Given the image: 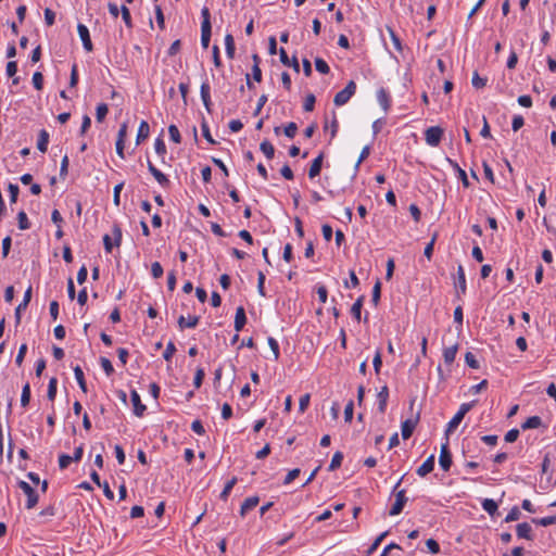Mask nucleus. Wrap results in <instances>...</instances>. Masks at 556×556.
Wrapping results in <instances>:
<instances>
[{
    "label": "nucleus",
    "instance_id": "nucleus-1",
    "mask_svg": "<svg viewBox=\"0 0 556 556\" xmlns=\"http://www.w3.org/2000/svg\"><path fill=\"white\" fill-rule=\"evenodd\" d=\"M201 16V45L204 49H206L210 45L212 36L211 13L207 7L202 8Z\"/></svg>",
    "mask_w": 556,
    "mask_h": 556
},
{
    "label": "nucleus",
    "instance_id": "nucleus-2",
    "mask_svg": "<svg viewBox=\"0 0 556 556\" xmlns=\"http://www.w3.org/2000/svg\"><path fill=\"white\" fill-rule=\"evenodd\" d=\"M475 401L469 403H463L458 409V412L454 415V417L448 421L446 426L445 433L446 435L453 432L458 425L463 421L465 415L475 406Z\"/></svg>",
    "mask_w": 556,
    "mask_h": 556
},
{
    "label": "nucleus",
    "instance_id": "nucleus-3",
    "mask_svg": "<svg viewBox=\"0 0 556 556\" xmlns=\"http://www.w3.org/2000/svg\"><path fill=\"white\" fill-rule=\"evenodd\" d=\"M356 91V84L354 80H350L345 88L342 89L341 91H339L334 98H333V103L337 105V106H341V105H344L345 103H348L350 101V99L354 96Z\"/></svg>",
    "mask_w": 556,
    "mask_h": 556
},
{
    "label": "nucleus",
    "instance_id": "nucleus-4",
    "mask_svg": "<svg viewBox=\"0 0 556 556\" xmlns=\"http://www.w3.org/2000/svg\"><path fill=\"white\" fill-rule=\"evenodd\" d=\"M17 486L27 496L26 508L27 509H33L38 504V501H39L38 493L34 490V488L29 483H27L24 480H18L17 481Z\"/></svg>",
    "mask_w": 556,
    "mask_h": 556
},
{
    "label": "nucleus",
    "instance_id": "nucleus-5",
    "mask_svg": "<svg viewBox=\"0 0 556 556\" xmlns=\"http://www.w3.org/2000/svg\"><path fill=\"white\" fill-rule=\"evenodd\" d=\"M444 130L440 126H431L425 131V140L430 147H438L443 138Z\"/></svg>",
    "mask_w": 556,
    "mask_h": 556
},
{
    "label": "nucleus",
    "instance_id": "nucleus-6",
    "mask_svg": "<svg viewBox=\"0 0 556 556\" xmlns=\"http://www.w3.org/2000/svg\"><path fill=\"white\" fill-rule=\"evenodd\" d=\"M395 496V502L391 506L389 510L390 516H396L400 515L403 511V508L405 504L407 503L408 498L406 496V491L404 489L400 490L396 493H392Z\"/></svg>",
    "mask_w": 556,
    "mask_h": 556
},
{
    "label": "nucleus",
    "instance_id": "nucleus-7",
    "mask_svg": "<svg viewBox=\"0 0 556 556\" xmlns=\"http://www.w3.org/2000/svg\"><path fill=\"white\" fill-rule=\"evenodd\" d=\"M453 462H452V454L448 448V441L442 444L441 452L439 456V465L444 471H448L451 469Z\"/></svg>",
    "mask_w": 556,
    "mask_h": 556
},
{
    "label": "nucleus",
    "instance_id": "nucleus-8",
    "mask_svg": "<svg viewBox=\"0 0 556 556\" xmlns=\"http://www.w3.org/2000/svg\"><path fill=\"white\" fill-rule=\"evenodd\" d=\"M419 413L416 414L415 418H408L402 422L401 431H402V438L404 440H407L412 437L418 421H419Z\"/></svg>",
    "mask_w": 556,
    "mask_h": 556
},
{
    "label": "nucleus",
    "instance_id": "nucleus-9",
    "mask_svg": "<svg viewBox=\"0 0 556 556\" xmlns=\"http://www.w3.org/2000/svg\"><path fill=\"white\" fill-rule=\"evenodd\" d=\"M77 31H78V35H79L80 40L83 42L84 49L87 52H91L93 50V45H92V41H91V38H90V33H89L88 27L86 25L79 23L77 25Z\"/></svg>",
    "mask_w": 556,
    "mask_h": 556
},
{
    "label": "nucleus",
    "instance_id": "nucleus-10",
    "mask_svg": "<svg viewBox=\"0 0 556 556\" xmlns=\"http://www.w3.org/2000/svg\"><path fill=\"white\" fill-rule=\"evenodd\" d=\"M148 169L151 173V175L155 178V180L160 184L161 187H169L170 181L168 177L165 174H163L160 169H157L150 160H148Z\"/></svg>",
    "mask_w": 556,
    "mask_h": 556
},
{
    "label": "nucleus",
    "instance_id": "nucleus-11",
    "mask_svg": "<svg viewBox=\"0 0 556 556\" xmlns=\"http://www.w3.org/2000/svg\"><path fill=\"white\" fill-rule=\"evenodd\" d=\"M130 400L134 406V414L137 417H142L147 410V406L142 404L141 397L139 393L136 390H132L130 392Z\"/></svg>",
    "mask_w": 556,
    "mask_h": 556
},
{
    "label": "nucleus",
    "instance_id": "nucleus-12",
    "mask_svg": "<svg viewBox=\"0 0 556 556\" xmlns=\"http://www.w3.org/2000/svg\"><path fill=\"white\" fill-rule=\"evenodd\" d=\"M200 94L204 108L208 113H212L211 87L207 80L202 83L200 88Z\"/></svg>",
    "mask_w": 556,
    "mask_h": 556
},
{
    "label": "nucleus",
    "instance_id": "nucleus-13",
    "mask_svg": "<svg viewBox=\"0 0 556 556\" xmlns=\"http://www.w3.org/2000/svg\"><path fill=\"white\" fill-rule=\"evenodd\" d=\"M325 153L320 152L313 161L308 169V177L309 179H314L317 177L323 168V162H324Z\"/></svg>",
    "mask_w": 556,
    "mask_h": 556
},
{
    "label": "nucleus",
    "instance_id": "nucleus-14",
    "mask_svg": "<svg viewBox=\"0 0 556 556\" xmlns=\"http://www.w3.org/2000/svg\"><path fill=\"white\" fill-rule=\"evenodd\" d=\"M467 291V285H466V276H465V269L462 265H458L457 268V282H456V295L459 299L460 295L465 294Z\"/></svg>",
    "mask_w": 556,
    "mask_h": 556
},
{
    "label": "nucleus",
    "instance_id": "nucleus-15",
    "mask_svg": "<svg viewBox=\"0 0 556 556\" xmlns=\"http://www.w3.org/2000/svg\"><path fill=\"white\" fill-rule=\"evenodd\" d=\"M31 292H33V289H31V286H29L27 288V290L25 291V293H24L23 301L15 308V323H16V325H18L21 323V312L26 309V307L28 306V304H29V302L31 300Z\"/></svg>",
    "mask_w": 556,
    "mask_h": 556
},
{
    "label": "nucleus",
    "instance_id": "nucleus-16",
    "mask_svg": "<svg viewBox=\"0 0 556 556\" xmlns=\"http://www.w3.org/2000/svg\"><path fill=\"white\" fill-rule=\"evenodd\" d=\"M516 532L519 539H525L529 541H532L534 539L532 528L528 522L518 523L516 527Z\"/></svg>",
    "mask_w": 556,
    "mask_h": 556
},
{
    "label": "nucleus",
    "instance_id": "nucleus-17",
    "mask_svg": "<svg viewBox=\"0 0 556 556\" xmlns=\"http://www.w3.org/2000/svg\"><path fill=\"white\" fill-rule=\"evenodd\" d=\"M247 324V315L243 306L236 309L233 327L237 332L241 331Z\"/></svg>",
    "mask_w": 556,
    "mask_h": 556
},
{
    "label": "nucleus",
    "instance_id": "nucleus-18",
    "mask_svg": "<svg viewBox=\"0 0 556 556\" xmlns=\"http://www.w3.org/2000/svg\"><path fill=\"white\" fill-rule=\"evenodd\" d=\"M279 58L280 62L286 66H291L293 70L299 73L300 72V65L296 56H293L291 60L289 59L286 50L283 48H280L279 50Z\"/></svg>",
    "mask_w": 556,
    "mask_h": 556
},
{
    "label": "nucleus",
    "instance_id": "nucleus-19",
    "mask_svg": "<svg viewBox=\"0 0 556 556\" xmlns=\"http://www.w3.org/2000/svg\"><path fill=\"white\" fill-rule=\"evenodd\" d=\"M200 316H189L186 318L185 316H179L177 323L180 330H184L185 328H195L199 324Z\"/></svg>",
    "mask_w": 556,
    "mask_h": 556
},
{
    "label": "nucleus",
    "instance_id": "nucleus-20",
    "mask_svg": "<svg viewBox=\"0 0 556 556\" xmlns=\"http://www.w3.org/2000/svg\"><path fill=\"white\" fill-rule=\"evenodd\" d=\"M434 469V455H430L417 469L419 477H425Z\"/></svg>",
    "mask_w": 556,
    "mask_h": 556
},
{
    "label": "nucleus",
    "instance_id": "nucleus-21",
    "mask_svg": "<svg viewBox=\"0 0 556 556\" xmlns=\"http://www.w3.org/2000/svg\"><path fill=\"white\" fill-rule=\"evenodd\" d=\"M378 399V410L383 414L387 409V403L389 399V388L383 386L377 394Z\"/></svg>",
    "mask_w": 556,
    "mask_h": 556
},
{
    "label": "nucleus",
    "instance_id": "nucleus-22",
    "mask_svg": "<svg viewBox=\"0 0 556 556\" xmlns=\"http://www.w3.org/2000/svg\"><path fill=\"white\" fill-rule=\"evenodd\" d=\"M377 100L384 112H388L391 106V98L389 92L384 88H380L377 91Z\"/></svg>",
    "mask_w": 556,
    "mask_h": 556
},
{
    "label": "nucleus",
    "instance_id": "nucleus-23",
    "mask_svg": "<svg viewBox=\"0 0 556 556\" xmlns=\"http://www.w3.org/2000/svg\"><path fill=\"white\" fill-rule=\"evenodd\" d=\"M258 502H260L258 496H250V497L245 498L241 505L240 515L242 517H244L248 511L252 510L253 508H255L257 506Z\"/></svg>",
    "mask_w": 556,
    "mask_h": 556
},
{
    "label": "nucleus",
    "instance_id": "nucleus-24",
    "mask_svg": "<svg viewBox=\"0 0 556 556\" xmlns=\"http://www.w3.org/2000/svg\"><path fill=\"white\" fill-rule=\"evenodd\" d=\"M450 165L453 169L458 174V178L462 180L464 188H468L470 186L466 172L458 165L457 162L447 159Z\"/></svg>",
    "mask_w": 556,
    "mask_h": 556
},
{
    "label": "nucleus",
    "instance_id": "nucleus-25",
    "mask_svg": "<svg viewBox=\"0 0 556 556\" xmlns=\"http://www.w3.org/2000/svg\"><path fill=\"white\" fill-rule=\"evenodd\" d=\"M149 134H150V126H149L148 122L141 121L139 128H138V132H137L136 143L140 144L142 141H144L149 137Z\"/></svg>",
    "mask_w": 556,
    "mask_h": 556
},
{
    "label": "nucleus",
    "instance_id": "nucleus-26",
    "mask_svg": "<svg viewBox=\"0 0 556 556\" xmlns=\"http://www.w3.org/2000/svg\"><path fill=\"white\" fill-rule=\"evenodd\" d=\"M49 144V132L46 129H41L38 135L37 149L45 153L48 150Z\"/></svg>",
    "mask_w": 556,
    "mask_h": 556
},
{
    "label": "nucleus",
    "instance_id": "nucleus-27",
    "mask_svg": "<svg viewBox=\"0 0 556 556\" xmlns=\"http://www.w3.org/2000/svg\"><path fill=\"white\" fill-rule=\"evenodd\" d=\"M73 370H74V375H75V378L77 380V383H78L80 390L84 393H87V391H88L87 382H86V379H85L84 371H83L81 367L79 365H77V366L73 367Z\"/></svg>",
    "mask_w": 556,
    "mask_h": 556
},
{
    "label": "nucleus",
    "instance_id": "nucleus-28",
    "mask_svg": "<svg viewBox=\"0 0 556 556\" xmlns=\"http://www.w3.org/2000/svg\"><path fill=\"white\" fill-rule=\"evenodd\" d=\"M457 350L458 344H454L443 350V358L446 365H451L455 361Z\"/></svg>",
    "mask_w": 556,
    "mask_h": 556
},
{
    "label": "nucleus",
    "instance_id": "nucleus-29",
    "mask_svg": "<svg viewBox=\"0 0 556 556\" xmlns=\"http://www.w3.org/2000/svg\"><path fill=\"white\" fill-rule=\"evenodd\" d=\"M482 508L491 516L493 517L498 511V505L497 503L492 498H485L481 503Z\"/></svg>",
    "mask_w": 556,
    "mask_h": 556
},
{
    "label": "nucleus",
    "instance_id": "nucleus-30",
    "mask_svg": "<svg viewBox=\"0 0 556 556\" xmlns=\"http://www.w3.org/2000/svg\"><path fill=\"white\" fill-rule=\"evenodd\" d=\"M364 299V295H361L351 307V314L358 323L361 321L362 318V307Z\"/></svg>",
    "mask_w": 556,
    "mask_h": 556
},
{
    "label": "nucleus",
    "instance_id": "nucleus-31",
    "mask_svg": "<svg viewBox=\"0 0 556 556\" xmlns=\"http://www.w3.org/2000/svg\"><path fill=\"white\" fill-rule=\"evenodd\" d=\"M542 426V418L540 416L529 417L523 424H521L522 430L536 429Z\"/></svg>",
    "mask_w": 556,
    "mask_h": 556
},
{
    "label": "nucleus",
    "instance_id": "nucleus-32",
    "mask_svg": "<svg viewBox=\"0 0 556 556\" xmlns=\"http://www.w3.org/2000/svg\"><path fill=\"white\" fill-rule=\"evenodd\" d=\"M17 72V63L15 61H9L7 63L5 73L9 77H12V84L18 85L20 84V77H15V74Z\"/></svg>",
    "mask_w": 556,
    "mask_h": 556
},
{
    "label": "nucleus",
    "instance_id": "nucleus-33",
    "mask_svg": "<svg viewBox=\"0 0 556 556\" xmlns=\"http://www.w3.org/2000/svg\"><path fill=\"white\" fill-rule=\"evenodd\" d=\"M225 48H226V54L229 59H233L236 46H235V39L231 34H227L225 37Z\"/></svg>",
    "mask_w": 556,
    "mask_h": 556
},
{
    "label": "nucleus",
    "instance_id": "nucleus-34",
    "mask_svg": "<svg viewBox=\"0 0 556 556\" xmlns=\"http://www.w3.org/2000/svg\"><path fill=\"white\" fill-rule=\"evenodd\" d=\"M260 150L264 153L266 159L271 160L275 156V148L270 141L264 140L260 144Z\"/></svg>",
    "mask_w": 556,
    "mask_h": 556
},
{
    "label": "nucleus",
    "instance_id": "nucleus-35",
    "mask_svg": "<svg viewBox=\"0 0 556 556\" xmlns=\"http://www.w3.org/2000/svg\"><path fill=\"white\" fill-rule=\"evenodd\" d=\"M237 481H238L237 477H232L229 481L226 482L223 491L219 494L220 500L227 501V498H228L231 490L236 485Z\"/></svg>",
    "mask_w": 556,
    "mask_h": 556
},
{
    "label": "nucleus",
    "instance_id": "nucleus-36",
    "mask_svg": "<svg viewBox=\"0 0 556 556\" xmlns=\"http://www.w3.org/2000/svg\"><path fill=\"white\" fill-rule=\"evenodd\" d=\"M56 391H58V379L55 377H52L49 380L48 391H47V397L49 401L53 402L55 400Z\"/></svg>",
    "mask_w": 556,
    "mask_h": 556
},
{
    "label": "nucleus",
    "instance_id": "nucleus-37",
    "mask_svg": "<svg viewBox=\"0 0 556 556\" xmlns=\"http://www.w3.org/2000/svg\"><path fill=\"white\" fill-rule=\"evenodd\" d=\"M17 223H18V228L21 230H27L30 228V222L27 217V214L24 212V211H20L18 214H17Z\"/></svg>",
    "mask_w": 556,
    "mask_h": 556
},
{
    "label": "nucleus",
    "instance_id": "nucleus-38",
    "mask_svg": "<svg viewBox=\"0 0 556 556\" xmlns=\"http://www.w3.org/2000/svg\"><path fill=\"white\" fill-rule=\"evenodd\" d=\"M343 457L344 456H343L342 452H340V451L336 452L332 456V459L330 462L328 470L333 471V470L338 469L342 464Z\"/></svg>",
    "mask_w": 556,
    "mask_h": 556
},
{
    "label": "nucleus",
    "instance_id": "nucleus-39",
    "mask_svg": "<svg viewBox=\"0 0 556 556\" xmlns=\"http://www.w3.org/2000/svg\"><path fill=\"white\" fill-rule=\"evenodd\" d=\"M387 30L390 35V38L393 42L395 50L401 52L403 50V46H402V41H401L400 37L396 35V33L394 31V29L391 26H387Z\"/></svg>",
    "mask_w": 556,
    "mask_h": 556
},
{
    "label": "nucleus",
    "instance_id": "nucleus-40",
    "mask_svg": "<svg viewBox=\"0 0 556 556\" xmlns=\"http://www.w3.org/2000/svg\"><path fill=\"white\" fill-rule=\"evenodd\" d=\"M532 522L542 526V527H548L552 525H556V515L555 516H547L543 518H533Z\"/></svg>",
    "mask_w": 556,
    "mask_h": 556
},
{
    "label": "nucleus",
    "instance_id": "nucleus-41",
    "mask_svg": "<svg viewBox=\"0 0 556 556\" xmlns=\"http://www.w3.org/2000/svg\"><path fill=\"white\" fill-rule=\"evenodd\" d=\"M122 18L127 28L131 29L134 27L132 18L129 9L126 5L121 7Z\"/></svg>",
    "mask_w": 556,
    "mask_h": 556
},
{
    "label": "nucleus",
    "instance_id": "nucleus-42",
    "mask_svg": "<svg viewBox=\"0 0 556 556\" xmlns=\"http://www.w3.org/2000/svg\"><path fill=\"white\" fill-rule=\"evenodd\" d=\"M381 298V281L378 279L372 288L371 302L375 306L379 304Z\"/></svg>",
    "mask_w": 556,
    "mask_h": 556
},
{
    "label": "nucleus",
    "instance_id": "nucleus-43",
    "mask_svg": "<svg viewBox=\"0 0 556 556\" xmlns=\"http://www.w3.org/2000/svg\"><path fill=\"white\" fill-rule=\"evenodd\" d=\"M30 402V386L29 383H25L22 389V395H21V405L22 407H26Z\"/></svg>",
    "mask_w": 556,
    "mask_h": 556
},
{
    "label": "nucleus",
    "instance_id": "nucleus-44",
    "mask_svg": "<svg viewBox=\"0 0 556 556\" xmlns=\"http://www.w3.org/2000/svg\"><path fill=\"white\" fill-rule=\"evenodd\" d=\"M315 68L317 72H319L320 74H325V75L330 72V67H329L328 63L321 58L315 59Z\"/></svg>",
    "mask_w": 556,
    "mask_h": 556
},
{
    "label": "nucleus",
    "instance_id": "nucleus-45",
    "mask_svg": "<svg viewBox=\"0 0 556 556\" xmlns=\"http://www.w3.org/2000/svg\"><path fill=\"white\" fill-rule=\"evenodd\" d=\"M108 112H109L108 104H105V103L98 104V106L96 109L97 122H99V123L103 122V119L105 118Z\"/></svg>",
    "mask_w": 556,
    "mask_h": 556
},
{
    "label": "nucleus",
    "instance_id": "nucleus-46",
    "mask_svg": "<svg viewBox=\"0 0 556 556\" xmlns=\"http://www.w3.org/2000/svg\"><path fill=\"white\" fill-rule=\"evenodd\" d=\"M389 534V531H384L382 533H380L376 539L375 541L372 542V544L370 545V547L368 548L367 551V555H371L378 547L379 545L381 544V542L386 539V536Z\"/></svg>",
    "mask_w": 556,
    "mask_h": 556
},
{
    "label": "nucleus",
    "instance_id": "nucleus-47",
    "mask_svg": "<svg viewBox=\"0 0 556 556\" xmlns=\"http://www.w3.org/2000/svg\"><path fill=\"white\" fill-rule=\"evenodd\" d=\"M112 235L114 237L115 247H119L122 243L123 233H122V228L117 223H115L112 227Z\"/></svg>",
    "mask_w": 556,
    "mask_h": 556
},
{
    "label": "nucleus",
    "instance_id": "nucleus-48",
    "mask_svg": "<svg viewBox=\"0 0 556 556\" xmlns=\"http://www.w3.org/2000/svg\"><path fill=\"white\" fill-rule=\"evenodd\" d=\"M298 131V125L294 122L288 123L283 128V134L286 137L292 139L295 137Z\"/></svg>",
    "mask_w": 556,
    "mask_h": 556
},
{
    "label": "nucleus",
    "instance_id": "nucleus-49",
    "mask_svg": "<svg viewBox=\"0 0 556 556\" xmlns=\"http://www.w3.org/2000/svg\"><path fill=\"white\" fill-rule=\"evenodd\" d=\"M316 98L313 93H309L306 96L304 103H303V110L305 112H312L315 108Z\"/></svg>",
    "mask_w": 556,
    "mask_h": 556
},
{
    "label": "nucleus",
    "instance_id": "nucleus-50",
    "mask_svg": "<svg viewBox=\"0 0 556 556\" xmlns=\"http://www.w3.org/2000/svg\"><path fill=\"white\" fill-rule=\"evenodd\" d=\"M204 377H205L204 369L202 367H198L195 370V374H194V378H193V386L197 389H199L202 386Z\"/></svg>",
    "mask_w": 556,
    "mask_h": 556
},
{
    "label": "nucleus",
    "instance_id": "nucleus-51",
    "mask_svg": "<svg viewBox=\"0 0 556 556\" xmlns=\"http://www.w3.org/2000/svg\"><path fill=\"white\" fill-rule=\"evenodd\" d=\"M267 342H268V345H269L270 350L273 351L274 359L277 361L279 358V356H280V350H279L278 341L275 338L269 337L267 339Z\"/></svg>",
    "mask_w": 556,
    "mask_h": 556
},
{
    "label": "nucleus",
    "instance_id": "nucleus-52",
    "mask_svg": "<svg viewBox=\"0 0 556 556\" xmlns=\"http://www.w3.org/2000/svg\"><path fill=\"white\" fill-rule=\"evenodd\" d=\"M201 129H202L203 137L207 140L208 143H211V144H216L217 143L213 139V137L211 135V131H210V127H208V125H207L205 119H203L202 123H201Z\"/></svg>",
    "mask_w": 556,
    "mask_h": 556
},
{
    "label": "nucleus",
    "instance_id": "nucleus-53",
    "mask_svg": "<svg viewBox=\"0 0 556 556\" xmlns=\"http://www.w3.org/2000/svg\"><path fill=\"white\" fill-rule=\"evenodd\" d=\"M488 78L486 77H480L478 72H475L472 75V86L477 89L483 88L486 85Z\"/></svg>",
    "mask_w": 556,
    "mask_h": 556
},
{
    "label": "nucleus",
    "instance_id": "nucleus-54",
    "mask_svg": "<svg viewBox=\"0 0 556 556\" xmlns=\"http://www.w3.org/2000/svg\"><path fill=\"white\" fill-rule=\"evenodd\" d=\"M168 134H169V138L172 141H174L175 143L181 142V136H180L179 129L176 125H169Z\"/></svg>",
    "mask_w": 556,
    "mask_h": 556
},
{
    "label": "nucleus",
    "instance_id": "nucleus-55",
    "mask_svg": "<svg viewBox=\"0 0 556 556\" xmlns=\"http://www.w3.org/2000/svg\"><path fill=\"white\" fill-rule=\"evenodd\" d=\"M154 148H155V152L160 155V156H163L166 154V144L163 140L162 137H157L155 139V142H154Z\"/></svg>",
    "mask_w": 556,
    "mask_h": 556
},
{
    "label": "nucleus",
    "instance_id": "nucleus-56",
    "mask_svg": "<svg viewBox=\"0 0 556 556\" xmlns=\"http://www.w3.org/2000/svg\"><path fill=\"white\" fill-rule=\"evenodd\" d=\"M8 191H9V194H10V203H16L17 201V197H18V192H20V188L17 185L15 184H9L8 186Z\"/></svg>",
    "mask_w": 556,
    "mask_h": 556
},
{
    "label": "nucleus",
    "instance_id": "nucleus-57",
    "mask_svg": "<svg viewBox=\"0 0 556 556\" xmlns=\"http://www.w3.org/2000/svg\"><path fill=\"white\" fill-rule=\"evenodd\" d=\"M465 363L472 369H478L480 367L479 362L471 352H467L465 354Z\"/></svg>",
    "mask_w": 556,
    "mask_h": 556
},
{
    "label": "nucleus",
    "instance_id": "nucleus-58",
    "mask_svg": "<svg viewBox=\"0 0 556 556\" xmlns=\"http://www.w3.org/2000/svg\"><path fill=\"white\" fill-rule=\"evenodd\" d=\"M438 238V233L435 232L432 238H431V241L426 245L425 250H424V255L428 258V260H431L432 257V254H433V247H434V243H435V240Z\"/></svg>",
    "mask_w": 556,
    "mask_h": 556
},
{
    "label": "nucleus",
    "instance_id": "nucleus-59",
    "mask_svg": "<svg viewBox=\"0 0 556 556\" xmlns=\"http://www.w3.org/2000/svg\"><path fill=\"white\" fill-rule=\"evenodd\" d=\"M520 510L517 506H514L509 513L507 514V516L505 517L504 521L505 522H511V521H516L520 518Z\"/></svg>",
    "mask_w": 556,
    "mask_h": 556
},
{
    "label": "nucleus",
    "instance_id": "nucleus-60",
    "mask_svg": "<svg viewBox=\"0 0 556 556\" xmlns=\"http://www.w3.org/2000/svg\"><path fill=\"white\" fill-rule=\"evenodd\" d=\"M100 364H101V367L103 368L104 372L106 374V376H111L114 372L113 365L109 358L101 357Z\"/></svg>",
    "mask_w": 556,
    "mask_h": 556
},
{
    "label": "nucleus",
    "instance_id": "nucleus-61",
    "mask_svg": "<svg viewBox=\"0 0 556 556\" xmlns=\"http://www.w3.org/2000/svg\"><path fill=\"white\" fill-rule=\"evenodd\" d=\"M175 352H176V346L173 341H169L166 345L164 353H163V358L165 361L169 362Z\"/></svg>",
    "mask_w": 556,
    "mask_h": 556
},
{
    "label": "nucleus",
    "instance_id": "nucleus-62",
    "mask_svg": "<svg viewBox=\"0 0 556 556\" xmlns=\"http://www.w3.org/2000/svg\"><path fill=\"white\" fill-rule=\"evenodd\" d=\"M163 267L159 262H154L151 265V275L153 278L159 279L163 276Z\"/></svg>",
    "mask_w": 556,
    "mask_h": 556
},
{
    "label": "nucleus",
    "instance_id": "nucleus-63",
    "mask_svg": "<svg viewBox=\"0 0 556 556\" xmlns=\"http://www.w3.org/2000/svg\"><path fill=\"white\" fill-rule=\"evenodd\" d=\"M72 462H74L72 456H70L67 454H61L59 456V467H60V469H62V470L66 469Z\"/></svg>",
    "mask_w": 556,
    "mask_h": 556
},
{
    "label": "nucleus",
    "instance_id": "nucleus-64",
    "mask_svg": "<svg viewBox=\"0 0 556 556\" xmlns=\"http://www.w3.org/2000/svg\"><path fill=\"white\" fill-rule=\"evenodd\" d=\"M33 85L35 89L41 90L43 88V76L40 72H35L33 75Z\"/></svg>",
    "mask_w": 556,
    "mask_h": 556
}]
</instances>
